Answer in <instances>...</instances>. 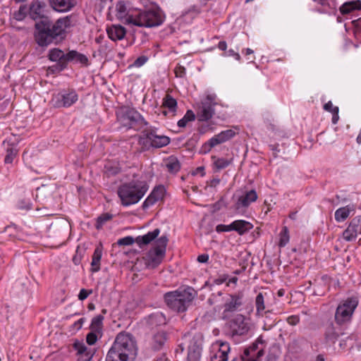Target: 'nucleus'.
I'll use <instances>...</instances> for the list:
<instances>
[{"label": "nucleus", "instance_id": "3c124183", "mask_svg": "<svg viewBox=\"0 0 361 361\" xmlns=\"http://www.w3.org/2000/svg\"><path fill=\"white\" fill-rule=\"evenodd\" d=\"M94 333V331L90 332L87 335L86 341L89 345H94L97 340V336Z\"/></svg>", "mask_w": 361, "mask_h": 361}, {"label": "nucleus", "instance_id": "7c9ffc66", "mask_svg": "<svg viewBox=\"0 0 361 361\" xmlns=\"http://www.w3.org/2000/svg\"><path fill=\"white\" fill-rule=\"evenodd\" d=\"M166 341V334L164 331H159L153 336L152 346L154 350H159Z\"/></svg>", "mask_w": 361, "mask_h": 361}, {"label": "nucleus", "instance_id": "c9c22d12", "mask_svg": "<svg viewBox=\"0 0 361 361\" xmlns=\"http://www.w3.org/2000/svg\"><path fill=\"white\" fill-rule=\"evenodd\" d=\"M213 159H215L214 161V164L216 169L219 171L228 167L233 161V159H225V158H216L215 157H212Z\"/></svg>", "mask_w": 361, "mask_h": 361}, {"label": "nucleus", "instance_id": "37998d69", "mask_svg": "<svg viewBox=\"0 0 361 361\" xmlns=\"http://www.w3.org/2000/svg\"><path fill=\"white\" fill-rule=\"evenodd\" d=\"M16 155V152L13 148L8 149L7 150V154L4 159L5 163L6 164L12 163Z\"/></svg>", "mask_w": 361, "mask_h": 361}, {"label": "nucleus", "instance_id": "a878e982", "mask_svg": "<svg viewBox=\"0 0 361 361\" xmlns=\"http://www.w3.org/2000/svg\"><path fill=\"white\" fill-rule=\"evenodd\" d=\"M66 61L67 63L70 61H75L85 66L88 65L87 57L85 54H80L75 50L70 51L66 54Z\"/></svg>", "mask_w": 361, "mask_h": 361}, {"label": "nucleus", "instance_id": "6ab92c4d", "mask_svg": "<svg viewBox=\"0 0 361 361\" xmlns=\"http://www.w3.org/2000/svg\"><path fill=\"white\" fill-rule=\"evenodd\" d=\"M59 106L69 107L78 99V95L75 90L63 91L58 94Z\"/></svg>", "mask_w": 361, "mask_h": 361}, {"label": "nucleus", "instance_id": "58836bf2", "mask_svg": "<svg viewBox=\"0 0 361 361\" xmlns=\"http://www.w3.org/2000/svg\"><path fill=\"white\" fill-rule=\"evenodd\" d=\"M289 233L288 229L286 226H284L282 228V231L280 233V240L279 243V245L280 247H284L289 242Z\"/></svg>", "mask_w": 361, "mask_h": 361}, {"label": "nucleus", "instance_id": "680f3d73", "mask_svg": "<svg viewBox=\"0 0 361 361\" xmlns=\"http://www.w3.org/2000/svg\"><path fill=\"white\" fill-rule=\"evenodd\" d=\"M220 183V180L216 178V179H214L212 180L211 182V185L212 186H216L219 183Z\"/></svg>", "mask_w": 361, "mask_h": 361}, {"label": "nucleus", "instance_id": "6e6552de", "mask_svg": "<svg viewBox=\"0 0 361 361\" xmlns=\"http://www.w3.org/2000/svg\"><path fill=\"white\" fill-rule=\"evenodd\" d=\"M120 121L123 126L135 130H142V132L148 126V123L134 109L126 108L123 111Z\"/></svg>", "mask_w": 361, "mask_h": 361}, {"label": "nucleus", "instance_id": "864d4df0", "mask_svg": "<svg viewBox=\"0 0 361 361\" xmlns=\"http://www.w3.org/2000/svg\"><path fill=\"white\" fill-rule=\"evenodd\" d=\"M336 106H334L333 104L331 101L328 102L324 105V109L326 111L331 112V114L334 113V109Z\"/></svg>", "mask_w": 361, "mask_h": 361}, {"label": "nucleus", "instance_id": "39448f33", "mask_svg": "<svg viewBox=\"0 0 361 361\" xmlns=\"http://www.w3.org/2000/svg\"><path fill=\"white\" fill-rule=\"evenodd\" d=\"M126 21L138 27H152L160 25L164 21V16L159 9L147 10L140 12L136 16H128Z\"/></svg>", "mask_w": 361, "mask_h": 361}, {"label": "nucleus", "instance_id": "ddd939ff", "mask_svg": "<svg viewBox=\"0 0 361 361\" xmlns=\"http://www.w3.org/2000/svg\"><path fill=\"white\" fill-rule=\"evenodd\" d=\"M204 336L202 333H195L190 340L188 347L187 361H200Z\"/></svg>", "mask_w": 361, "mask_h": 361}, {"label": "nucleus", "instance_id": "49530a36", "mask_svg": "<svg viewBox=\"0 0 361 361\" xmlns=\"http://www.w3.org/2000/svg\"><path fill=\"white\" fill-rule=\"evenodd\" d=\"M233 231L232 223L229 225L219 224L216 226V231L217 233L228 232Z\"/></svg>", "mask_w": 361, "mask_h": 361}, {"label": "nucleus", "instance_id": "a211bd4d", "mask_svg": "<svg viewBox=\"0 0 361 361\" xmlns=\"http://www.w3.org/2000/svg\"><path fill=\"white\" fill-rule=\"evenodd\" d=\"M165 193V188L162 185L157 186L142 203V209H146L161 200Z\"/></svg>", "mask_w": 361, "mask_h": 361}, {"label": "nucleus", "instance_id": "2eb2a0df", "mask_svg": "<svg viewBox=\"0 0 361 361\" xmlns=\"http://www.w3.org/2000/svg\"><path fill=\"white\" fill-rule=\"evenodd\" d=\"M49 59L57 62L56 70L61 71L67 67L66 54L57 48L52 49L49 52Z\"/></svg>", "mask_w": 361, "mask_h": 361}, {"label": "nucleus", "instance_id": "338daca9", "mask_svg": "<svg viewBox=\"0 0 361 361\" xmlns=\"http://www.w3.org/2000/svg\"><path fill=\"white\" fill-rule=\"evenodd\" d=\"M316 361H324L323 355H319L317 356Z\"/></svg>", "mask_w": 361, "mask_h": 361}, {"label": "nucleus", "instance_id": "0eeeda50", "mask_svg": "<svg viewBox=\"0 0 361 361\" xmlns=\"http://www.w3.org/2000/svg\"><path fill=\"white\" fill-rule=\"evenodd\" d=\"M168 243L166 235H162L155 241L154 246L149 250L145 257L146 264L148 267L154 269L162 262Z\"/></svg>", "mask_w": 361, "mask_h": 361}, {"label": "nucleus", "instance_id": "cd10ccee", "mask_svg": "<svg viewBox=\"0 0 361 361\" xmlns=\"http://www.w3.org/2000/svg\"><path fill=\"white\" fill-rule=\"evenodd\" d=\"M340 334L336 331L335 326L330 324L325 329L324 338L326 343H335L338 340Z\"/></svg>", "mask_w": 361, "mask_h": 361}, {"label": "nucleus", "instance_id": "4d7b16f0", "mask_svg": "<svg viewBox=\"0 0 361 361\" xmlns=\"http://www.w3.org/2000/svg\"><path fill=\"white\" fill-rule=\"evenodd\" d=\"M85 320V318H80V319H78L77 322H75L74 323V326L78 329H81Z\"/></svg>", "mask_w": 361, "mask_h": 361}, {"label": "nucleus", "instance_id": "412c9836", "mask_svg": "<svg viewBox=\"0 0 361 361\" xmlns=\"http://www.w3.org/2000/svg\"><path fill=\"white\" fill-rule=\"evenodd\" d=\"M257 199V195L256 191L251 190L238 198L235 203V209H238L240 207H247L252 202H255Z\"/></svg>", "mask_w": 361, "mask_h": 361}, {"label": "nucleus", "instance_id": "69168bd1", "mask_svg": "<svg viewBox=\"0 0 361 361\" xmlns=\"http://www.w3.org/2000/svg\"><path fill=\"white\" fill-rule=\"evenodd\" d=\"M238 281V278L234 276L233 278H231L230 280H229V283H236Z\"/></svg>", "mask_w": 361, "mask_h": 361}, {"label": "nucleus", "instance_id": "8fccbe9b", "mask_svg": "<svg viewBox=\"0 0 361 361\" xmlns=\"http://www.w3.org/2000/svg\"><path fill=\"white\" fill-rule=\"evenodd\" d=\"M212 148H213V147H212L211 143L208 140L207 142H204L202 145V147L200 149V153L202 154H206L209 153Z\"/></svg>", "mask_w": 361, "mask_h": 361}, {"label": "nucleus", "instance_id": "7ed1b4c3", "mask_svg": "<svg viewBox=\"0 0 361 361\" xmlns=\"http://www.w3.org/2000/svg\"><path fill=\"white\" fill-rule=\"evenodd\" d=\"M196 294L193 288L187 286L185 288L168 292L164 294V298L166 305L170 309L178 312H183L190 305Z\"/></svg>", "mask_w": 361, "mask_h": 361}, {"label": "nucleus", "instance_id": "f704fd0d", "mask_svg": "<svg viewBox=\"0 0 361 361\" xmlns=\"http://www.w3.org/2000/svg\"><path fill=\"white\" fill-rule=\"evenodd\" d=\"M104 316L99 314L92 319L90 329L92 331L99 333L102 328Z\"/></svg>", "mask_w": 361, "mask_h": 361}, {"label": "nucleus", "instance_id": "4be33fe9", "mask_svg": "<svg viewBox=\"0 0 361 361\" xmlns=\"http://www.w3.org/2000/svg\"><path fill=\"white\" fill-rule=\"evenodd\" d=\"M51 7L59 12H66L75 5L74 0H49Z\"/></svg>", "mask_w": 361, "mask_h": 361}, {"label": "nucleus", "instance_id": "5701e85b", "mask_svg": "<svg viewBox=\"0 0 361 361\" xmlns=\"http://www.w3.org/2000/svg\"><path fill=\"white\" fill-rule=\"evenodd\" d=\"M107 34L113 41L121 40L126 35V29L121 25H113L107 29Z\"/></svg>", "mask_w": 361, "mask_h": 361}, {"label": "nucleus", "instance_id": "c03bdc74", "mask_svg": "<svg viewBox=\"0 0 361 361\" xmlns=\"http://www.w3.org/2000/svg\"><path fill=\"white\" fill-rule=\"evenodd\" d=\"M15 18L17 20H22L26 16V7L25 6H21L18 12L15 13Z\"/></svg>", "mask_w": 361, "mask_h": 361}, {"label": "nucleus", "instance_id": "393cba45", "mask_svg": "<svg viewBox=\"0 0 361 361\" xmlns=\"http://www.w3.org/2000/svg\"><path fill=\"white\" fill-rule=\"evenodd\" d=\"M233 231H236L239 235H243L252 228V225L245 220H235L232 222Z\"/></svg>", "mask_w": 361, "mask_h": 361}, {"label": "nucleus", "instance_id": "f03ea898", "mask_svg": "<svg viewBox=\"0 0 361 361\" xmlns=\"http://www.w3.org/2000/svg\"><path fill=\"white\" fill-rule=\"evenodd\" d=\"M137 353L136 341L129 333H119L109 349L106 361L133 360Z\"/></svg>", "mask_w": 361, "mask_h": 361}, {"label": "nucleus", "instance_id": "f3484780", "mask_svg": "<svg viewBox=\"0 0 361 361\" xmlns=\"http://www.w3.org/2000/svg\"><path fill=\"white\" fill-rule=\"evenodd\" d=\"M263 355V349H259L258 343H254L244 350L241 360L243 361H258Z\"/></svg>", "mask_w": 361, "mask_h": 361}, {"label": "nucleus", "instance_id": "f257e3e1", "mask_svg": "<svg viewBox=\"0 0 361 361\" xmlns=\"http://www.w3.org/2000/svg\"><path fill=\"white\" fill-rule=\"evenodd\" d=\"M44 0H33L30 6L29 15L35 20H40L35 25V40L40 47H47L51 43L58 44L66 37V30L72 24L71 17L59 18L51 24L46 17Z\"/></svg>", "mask_w": 361, "mask_h": 361}, {"label": "nucleus", "instance_id": "bb28decb", "mask_svg": "<svg viewBox=\"0 0 361 361\" xmlns=\"http://www.w3.org/2000/svg\"><path fill=\"white\" fill-rule=\"evenodd\" d=\"M361 9V1H350L345 2L339 8L343 15L348 14L354 11Z\"/></svg>", "mask_w": 361, "mask_h": 361}, {"label": "nucleus", "instance_id": "bf43d9fd", "mask_svg": "<svg viewBox=\"0 0 361 361\" xmlns=\"http://www.w3.org/2000/svg\"><path fill=\"white\" fill-rule=\"evenodd\" d=\"M218 47L222 51H226L227 49V44L225 41H221L219 42Z\"/></svg>", "mask_w": 361, "mask_h": 361}, {"label": "nucleus", "instance_id": "9d476101", "mask_svg": "<svg viewBox=\"0 0 361 361\" xmlns=\"http://www.w3.org/2000/svg\"><path fill=\"white\" fill-rule=\"evenodd\" d=\"M160 233L159 228H155L152 231H149L145 235H139L134 238L132 236H126L118 240L116 244L120 246L131 245L136 243L140 247L149 244L152 241L155 240Z\"/></svg>", "mask_w": 361, "mask_h": 361}, {"label": "nucleus", "instance_id": "473e14b6", "mask_svg": "<svg viewBox=\"0 0 361 361\" xmlns=\"http://www.w3.org/2000/svg\"><path fill=\"white\" fill-rule=\"evenodd\" d=\"M166 167L169 172L176 173L180 170V164L177 158L171 157L167 160Z\"/></svg>", "mask_w": 361, "mask_h": 361}, {"label": "nucleus", "instance_id": "09e8293b", "mask_svg": "<svg viewBox=\"0 0 361 361\" xmlns=\"http://www.w3.org/2000/svg\"><path fill=\"white\" fill-rule=\"evenodd\" d=\"M174 73L176 77L183 78L185 75L186 70L184 66L178 64L175 68Z\"/></svg>", "mask_w": 361, "mask_h": 361}, {"label": "nucleus", "instance_id": "0e129e2a", "mask_svg": "<svg viewBox=\"0 0 361 361\" xmlns=\"http://www.w3.org/2000/svg\"><path fill=\"white\" fill-rule=\"evenodd\" d=\"M87 308L89 310H94L95 309V305L93 303H89Z\"/></svg>", "mask_w": 361, "mask_h": 361}, {"label": "nucleus", "instance_id": "72a5a7b5", "mask_svg": "<svg viewBox=\"0 0 361 361\" xmlns=\"http://www.w3.org/2000/svg\"><path fill=\"white\" fill-rule=\"evenodd\" d=\"M324 7L322 13H329L336 9V4L334 0H313Z\"/></svg>", "mask_w": 361, "mask_h": 361}, {"label": "nucleus", "instance_id": "79ce46f5", "mask_svg": "<svg viewBox=\"0 0 361 361\" xmlns=\"http://www.w3.org/2000/svg\"><path fill=\"white\" fill-rule=\"evenodd\" d=\"M104 173L107 176H114L119 173V169L111 164H107L104 166Z\"/></svg>", "mask_w": 361, "mask_h": 361}, {"label": "nucleus", "instance_id": "a18cd8bd", "mask_svg": "<svg viewBox=\"0 0 361 361\" xmlns=\"http://www.w3.org/2000/svg\"><path fill=\"white\" fill-rule=\"evenodd\" d=\"M147 61H148V57L147 56H140L136 60H135V61L131 65V66H135V67H137V68L141 67Z\"/></svg>", "mask_w": 361, "mask_h": 361}, {"label": "nucleus", "instance_id": "4c0bfd02", "mask_svg": "<svg viewBox=\"0 0 361 361\" xmlns=\"http://www.w3.org/2000/svg\"><path fill=\"white\" fill-rule=\"evenodd\" d=\"M113 218V215L109 213H104L99 216L97 219L95 227L97 230H99L102 226L109 221Z\"/></svg>", "mask_w": 361, "mask_h": 361}, {"label": "nucleus", "instance_id": "9b49d317", "mask_svg": "<svg viewBox=\"0 0 361 361\" xmlns=\"http://www.w3.org/2000/svg\"><path fill=\"white\" fill-rule=\"evenodd\" d=\"M230 335L233 338L235 336H244L250 330V324L247 318L238 314L232 318L228 323Z\"/></svg>", "mask_w": 361, "mask_h": 361}, {"label": "nucleus", "instance_id": "20e7f679", "mask_svg": "<svg viewBox=\"0 0 361 361\" xmlns=\"http://www.w3.org/2000/svg\"><path fill=\"white\" fill-rule=\"evenodd\" d=\"M145 181H132L119 187L118 195L123 206L128 207L138 202L148 190Z\"/></svg>", "mask_w": 361, "mask_h": 361}, {"label": "nucleus", "instance_id": "aec40b11", "mask_svg": "<svg viewBox=\"0 0 361 361\" xmlns=\"http://www.w3.org/2000/svg\"><path fill=\"white\" fill-rule=\"evenodd\" d=\"M235 135V132L231 129L221 131L219 134L214 135L211 139L209 140V142L212 145V147H214L215 146L224 143L231 138H233Z\"/></svg>", "mask_w": 361, "mask_h": 361}, {"label": "nucleus", "instance_id": "de8ad7c7", "mask_svg": "<svg viewBox=\"0 0 361 361\" xmlns=\"http://www.w3.org/2000/svg\"><path fill=\"white\" fill-rule=\"evenodd\" d=\"M92 293V289L82 288L78 294V299L80 300H85Z\"/></svg>", "mask_w": 361, "mask_h": 361}, {"label": "nucleus", "instance_id": "13d9d810", "mask_svg": "<svg viewBox=\"0 0 361 361\" xmlns=\"http://www.w3.org/2000/svg\"><path fill=\"white\" fill-rule=\"evenodd\" d=\"M228 54L229 56H233L235 58L236 60L239 61L240 59V56L238 53L235 52L234 50L233 49H230L228 51Z\"/></svg>", "mask_w": 361, "mask_h": 361}, {"label": "nucleus", "instance_id": "ea45409f", "mask_svg": "<svg viewBox=\"0 0 361 361\" xmlns=\"http://www.w3.org/2000/svg\"><path fill=\"white\" fill-rule=\"evenodd\" d=\"M116 16L119 18H122L126 15V6L122 1H118L116 6Z\"/></svg>", "mask_w": 361, "mask_h": 361}, {"label": "nucleus", "instance_id": "c85d7f7f", "mask_svg": "<svg viewBox=\"0 0 361 361\" xmlns=\"http://www.w3.org/2000/svg\"><path fill=\"white\" fill-rule=\"evenodd\" d=\"M267 293H259L255 298L256 314L262 317L268 312L265 311V296Z\"/></svg>", "mask_w": 361, "mask_h": 361}, {"label": "nucleus", "instance_id": "603ef678", "mask_svg": "<svg viewBox=\"0 0 361 361\" xmlns=\"http://www.w3.org/2000/svg\"><path fill=\"white\" fill-rule=\"evenodd\" d=\"M287 322L292 325H297L300 322V317L298 315H291L287 318Z\"/></svg>", "mask_w": 361, "mask_h": 361}, {"label": "nucleus", "instance_id": "6e6d98bb", "mask_svg": "<svg viewBox=\"0 0 361 361\" xmlns=\"http://www.w3.org/2000/svg\"><path fill=\"white\" fill-rule=\"evenodd\" d=\"M209 260V255L207 254H202L197 257V261L200 263H206Z\"/></svg>", "mask_w": 361, "mask_h": 361}, {"label": "nucleus", "instance_id": "2f4dec72", "mask_svg": "<svg viewBox=\"0 0 361 361\" xmlns=\"http://www.w3.org/2000/svg\"><path fill=\"white\" fill-rule=\"evenodd\" d=\"M162 106L168 109L171 112L175 113L177 109V102L171 95L166 94L163 98Z\"/></svg>", "mask_w": 361, "mask_h": 361}, {"label": "nucleus", "instance_id": "5fc2aeb1", "mask_svg": "<svg viewBox=\"0 0 361 361\" xmlns=\"http://www.w3.org/2000/svg\"><path fill=\"white\" fill-rule=\"evenodd\" d=\"M338 111V107H336L334 113L332 114V123L334 124H336L339 120Z\"/></svg>", "mask_w": 361, "mask_h": 361}, {"label": "nucleus", "instance_id": "e2e57ef3", "mask_svg": "<svg viewBox=\"0 0 361 361\" xmlns=\"http://www.w3.org/2000/svg\"><path fill=\"white\" fill-rule=\"evenodd\" d=\"M296 215H297V212H292V213L290 214L289 217H290V219H291L293 220H295L296 219Z\"/></svg>", "mask_w": 361, "mask_h": 361}, {"label": "nucleus", "instance_id": "423d86ee", "mask_svg": "<svg viewBox=\"0 0 361 361\" xmlns=\"http://www.w3.org/2000/svg\"><path fill=\"white\" fill-rule=\"evenodd\" d=\"M222 318L224 319L230 317L236 312L241 311L245 302L244 293L242 291L226 294L222 298Z\"/></svg>", "mask_w": 361, "mask_h": 361}, {"label": "nucleus", "instance_id": "e433bc0d", "mask_svg": "<svg viewBox=\"0 0 361 361\" xmlns=\"http://www.w3.org/2000/svg\"><path fill=\"white\" fill-rule=\"evenodd\" d=\"M195 119V115L192 110H188L185 116L178 121V126L180 128L186 126L189 121H192Z\"/></svg>", "mask_w": 361, "mask_h": 361}, {"label": "nucleus", "instance_id": "b1692460", "mask_svg": "<svg viewBox=\"0 0 361 361\" xmlns=\"http://www.w3.org/2000/svg\"><path fill=\"white\" fill-rule=\"evenodd\" d=\"M102 256V246L99 245L94 249L91 262V271L97 272L100 270V261Z\"/></svg>", "mask_w": 361, "mask_h": 361}, {"label": "nucleus", "instance_id": "c756f323", "mask_svg": "<svg viewBox=\"0 0 361 361\" xmlns=\"http://www.w3.org/2000/svg\"><path fill=\"white\" fill-rule=\"evenodd\" d=\"M354 211L353 206L348 205L346 207L338 208L335 212V219L337 222L344 221L349 216L351 212Z\"/></svg>", "mask_w": 361, "mask_h": 361}, {"label": "nucleus", "instance_id": "1a4fd4ad", "mask_svg": "<svg viewBox=\"0 0 361 361\" xmlns=\"http://www.w3.org/2000/svg\"><path fill=\"white\" fill-rule=\"evenodd\" d=\"M358 305L356 298H349L341 302L336 308L335 320L338 324L349 322Z\"/></svg>", "mask_w": 361, "mask_h": 361}, {"label": "nucleus", "instance_id": "a19ab883", "mask_svg": "<svg viewBox=\"0 0 361 361\" xmlns=\"http://www.w3.org/2000/svg\"><path fill=\"white\" fill-rule=\"evenodd\" d=\"M221 347L223 349L219 352V360L217 361H227L228 352L230 350L229 345L228 343H221Z\"/></svg>", "mask_w": 361, "mask_h": 361}, {"label": "nucleus", "instance_id": "f8f14e48", "mask_svg": "<svg viewBox=\"0 0 361 361\" xmlns=\"http://www.w3.org/2000/svg\"><path fill=\"white\" fill-rule=\"evenodd\" d=\"M158 128L154 126H148L143 130V136L150 142V145L155 148H160L170 143L168 136L158 133Z\"/></svg>", "mask_w": 361, "mask_h": 361}, {"label": "nucleus", "instance_id": "4468645a", "mask_svg": "<svg viewBox=\"0 0 361 361\" xmlns=\"http://www.w3.org/2000/svg\"><path fill=\"white\" fill-rule=\"evenodd\" d=\"M215 98V95L209 94L202 101V106L197 113L199 121H207L214 115L215 106L218 104Z\"/></svg>", "mask_w": 361, "mask_h": 361}, {"label": "nucleus", "instance_id": "052dcab7", "mask_svg": "<svg viewBox=\"0 0 361 361\" xmlns=\"http://www.w3.org/2000/svg\"><path fill=\"white\" fill-rule=\"evenodd\" d=\"M352 23L354 24L355 27L361 29V18L353 20Z\"/></svg>", "mask_w": 361, "mask_h": 361}, {"label": "nucleus", "instance_id": "dca6fc26", "mask_svg": "<svg viewBox=\"0 0 361 361\" xmlns=\"http://www.w3.org/2000/svg\"><path fill=\"white\" fill-rule=\"evenodd\" d=\"M361 220L359 218H354L351 220L346 229L343 232V238L346 241L354 240L360 233Z\"/></svg>", "mask_w": 361, "mask_h": 361}, {"label": "nucleus", "instance_id": "774afa93", "mask_svg": "<svg viewBox=\"0 0 361 361\" xmlns=\"http://www.w3.org/2000/svg\"><path fill=\"white\" fill-rule=\"evenodd\" d=\"M180 350V353L183 352L184 350V346L182 343L178 345V349L176 350V352Z\"/></svg>", "mask_w": 361, "mask_h": 361}]
</instances>
